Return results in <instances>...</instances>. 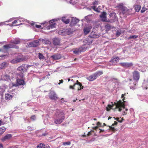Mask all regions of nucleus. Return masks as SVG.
<instances>
[{"mask_svg":"<svg viewBox=\"0 0 148 148\" xmlns=\"http://www.w3.org/2000/svg\"><path fill=\"white\" fill-rule=\"evenodd\" d=\"M35 27L37 28H40L41 27V26L40 25H36Z\"/></svg>","mask_w":148,"mask_h":148,"instance_id":"50","label":"nucleus"},{"mask_svg":"<svg viewBox=\"0 0 148 148\" xmlns=\"http://www.w3.org/2000/svg\"><path fill=\"white\" fill-rule=\"evenodd\" d=\"M3 47L4 48L6 49H9L10 48L9 44L4 45L3 46Z\"/></svg>","mask_w":148,"mask_h":148,"instance_id":"39","label":"nucleus"},{"mask_svg":"<svg viewBox=\"0 0 148 148\" xmlns=\"http://www.w3.org/2000/svg\"><path fill=\"white\" fill-rule=\"evenodd\" d=\"M54 123L57 124L61 123L65 119L64 114L62 111L57 110L55 114Z\"/></svg>","mask_w":148,"mask_h":148,"instance_id":"1","label":"nucleus"},{"mask_svg":"<svg viewBox=\"0 0 148 148\" xmlns=\"http://www.w3.org/2000/svg\"><path fill=\"white\" fill-rule=\"evenodd\" d=\"M105 28L106 32H107L111 29L112 28V26L110 24H107L105 26Z\"/></svg>","mask_w":148,"mask_h":148,"instance_id":"24","label":"nucleus"},{"mask_svg":"<svg viewBox=\"0 0 148 148\" xmlns=\"http://www.w3.org/2000/svg\"><path fill=\"white\" fill-rule=\"evenodd\" d=\"M112 118V117H111V116H109V117H108V120H109V119H111Z\"/></svg>","mask_w":148,"mask_h":148,"instance_id":"59","label":"nucleus"},{"mask_svg":"<svg viewBox=\"0 0 148 148\" xmlns=\"http://www.w3.org/2000/svg\"><path fill=\"white\" fill-rule=\"evenodd\" d=\"M50 25L48 26L47 28L48 29H49L50 28H53L55 27V25L56 24V23L54 20L53 19L50 20L49 21Z\"/></svg>","mask_w":148,"mask_h":148,"instance_id":"11","label":"nucleus"},{"mask_svg":"<svg viewBox=\"0 0 148 148\" xmlns=\"http://www.w3.org/2000/svg\"><path fill=\"white\" fill-rule=\"evenodd\" d=\"M25 84V82L23 79L18 78L16 79V83L15 86H16L19 85H23Z\"/></svg>","mask_w":148,"mask_h":148,"instance_id":"10","label":"nucleus"},{"mask_svg":"<svg viewBox=\"0 0 148 148\" xmlns=\"http://www.w3.org/2000/svg\"><path fill=\"white\" fill-rule=\"evenodd\" d=\"M61 20L62 22L66 24H68L70 22V20L69 19H66L65 17H62Z\"/></svg>","mask_w":148,"mask_h":148,"instance_id":"23","label":"nucleus"},{"mask_svg":"<svg viewBox=\"0 0 148 148\" xmlns=\"http://www.w3.org/2000/svg\"><path fill=\"white\" fill-rule=\"evenodd\" d=\"M3 145L1 143H0V148H3Z\"/></svg>","mask_w":148,"mask_h":148,"instance_id":"56","label":"nucleus"},{"mask_svg":"<svg viewBox=\"0 0 148 148\" xmlns=\"http://www.w3.org/2000/svg\"><path fill=\"white\" fill-rule=\"evenodd\" d=\"M78 85L79 86V87L78 88L77 90L78 91L82 89H83L84 87L82 85L81 83L79 82L78 80L76 81V82L74 84V86L76 85Z\"/></svg>","mask_w":148,"mask_h":148,"instance_id":"18","label":"nucleus"},{"mask_svg":"<svg viewBox=\"0 0 148 148\" xmlns=\"http://www.w3.org/2000/svg\"><path fill=\"white\" fill-rule=\"evenodd\" d=\"M121 30H117V31L116 33V36H119L121 34Z\"/></svg>","mask_w":148,"mask_h":148,"instance_id":"37","label":"nucleus"},{"mask_svg":"<svg viewBox=\"0 0 148 148\" xmlns=\"http://www.w3.org/2000/svg\"><path fill=\"white\" fill-rule=\"evenodd\" d=\"M132 84V83H130V84L132 85V87H135L136 85V82H134L131 85V84Z\"/></svg>","mask_w":148,"mask_h":148,"instance_id":"44","label":"nucleus"},{"mask_svg":"<svg viewBox=\"0 0 148 148\" xmlns=\"http://www.w3.org/2000/svg\"><path fill=\"white\" fill-rule=\"evenodd\" d=\"M126 95V93H125L124 94H122L121 95V98H123L124 97V96Z\"/></svg>","mask_w":148,"mask_h":148,"instance_id":"55","label":"nucleus"},{"mask_svg":"<svg viewBox=\"0 0 148 148\" xmlns=\"http://www.w3.org/2000/svg\"><path fill=\"white\" fill-rule=\"evenodd\" d=\"M10 48H15V49H18L19 47L16 45L13 44H9Z\"/></svg>","mask_w":148,"mask_h":148,"instance_id":"31","label":"nucleus"},{"mask_svg":"<svg viewBox=\"0 0 148 148\" xmlns=\"http://www.w3.org/2000/svg\"><path fill=\"white\" fill-rule=\"evenodd\" d=\"M17 23V21L16 20H14L12 22V24H16Z\"/></svg>","mask_w":148,"mask_h":148,"instance_id":"51","label":"nucleus"},{"mask_svg":"<svg viewBox=\"0 0 148 148\" xmlns=\"http://www.w3.org/2000/svg\"><path fill=\"white\" fill-rule=\"evenodd\" d=\"M129 79V81L130 82H132V79Z\"/></svg>","mask_w":148,"mask_h":148,"instance_id":"61","label":"nucleus"},{"mask_svg":"<svg viewBox=\"0 0 148 148\" xmlns=\"http://www.w3.org/2000/svg\"><path fill=\"white\" fill-rule=\"evenodd\" d=\"M85 51V49L82 47L79 48H76L73 51V52L74 54H78L79 53L83 52Z\"/></svg>","mask_w":148,"mask_h":148,"instance_id":"15","label":"nucleus"},{"mask_svg":"<svg viewBox=\"0 0 148 148\" xmlns=\"http://www.w3.org/2000/svg\"><path fill=\"white\" fill-rule=\"evenodd\" d=\"M91 8L96 12H99L98 8H96L95 6H91Z\"/></svg>","mask_w":148,"mask_h":148,"instance_id":"35","label":"nucleus"},{"mask_svg":"<svg viewBox=\"0 0 148 148\" xmlns=\"http://www.w3.org/2000/svg\"><path fill=\"white\" fill-rule=\"evenodd\" d=\"M6 129L4 127H0V135H2L5 131Z\"/></svg>","mask_w":148,"mask_h":148,"instance_id":"29","label":"nucleus"},{"mask_svg":"<svg viewBox=\"0 0 148 148\" xmlns=\"http://www.w3.org/2000/svg\"><path fill=\"white\" fill-rule=\"evenodd\" d=\"M16 75L18 78H20L23 79L25 75L24 73L20 72V73H17Z\"/></svg>","mask_w":148,"mask_h":148,"instance_id":"21","label":"nucleus"},{"mask_svg":"<svg viewBox=\"0 0 148 148\" xmlns=\"http://www.w3.org/2000/svg\"><path fill=\"white\" fill-rule=\"evenodd\" d=\"M38 54V58L40 59H43L44 58V57L42 54L40 53H39Z\"/></svg>","mask_w":148,"mask_h":148,"instance_id":"36","label":"nucleus"},{"mask_svg":"<svg viewBox=\"0 0 148 148\" xmlns=\"http://www.w3.org/2000/svg\"><path fill=\"white\" fill-rule=\"evenodd\" d=\"M138 37V36L136 35H133L130 36L129 38V39H131L132 38H137Z\"/></svg>","mask_w":148,"mask_h":148,"instance_id":"41","label":"nucleus"},{"mask_svg":"<svg viewBox=\"0 0 148 148\" xmlns=\"http://www.w3.org/2000/svg\"><path fill=\"white\" fill-rule=\"evenodd\" d=\"M91 135V132H89L88 133V134H87V136H89L90 135Z\"/></svg>","mask_w":148,"mask_h":148,"instance_id":"53","label":"nucleus"},{"mask_svg":"<svg viewBox=\"0 0 148 148\" xmlns=\"http://www.w3.org/2000/svg\"><path fill=\"white\" fill-rule=\"evenodd\" d=\"M106 12H103L101 13V15H100V17L102 18V20L103 22L108 21L106 20Z\"/></svg>","mask_w":148,"mask_h":148,"instance_id":"14","label":"nucleus"},{"mask_svg":"<svg viewBox=\"0 0 148 148\" xmlns=\"http://www.w3.org/2000/svg\"><path fill=\"white\" fill-rule=\"evenodd\" d=\"M29 66L25 64H23L21 66L18 67L17 69V71L20 72L24 73L26 71L27 68L29 67Z\"/></svg>","mask_w":148,"mask_h":148,"instance_id":"4","label":"nucleus"},{"mask_svg":"<svg viewBox=\"0 0 148 148\" xmlns=\"http://www.w3.org/2000/svg\"><path fill=\"white\" fill-rule=\"evenodd\" d=\"M133 77L134 80L137 83L140 78V74L137 71H134L133 72Z\"/></svg>","mask_w":148,"mask_h":148,"instance_id":"6","label":"nucleus"},{"mask_svg":"<svg viewBox=\"0 0 148 148\" xmlns=\"http://www.w3.org/2000/svg\"><path fill=\"white\" fill-rule=\"evenodd\" d=\"M147 9L146 8H145L144 7H143L142 10H141V12L142 13L145 12Z\"/></svg>","mask_w":148,"mask_h":148,"instance_id":"45","label":"nucleus"},{"mask_svg":"<svg viewBox=\"0 0 148 148\" xmlns=\"http://www.w3.org/2000/svg\"><path fill=\"white\" fill-rule=\"evenodd\" d=\"M117 124H118V123L116 121H115L114 122V123L112 124V126H114V125H117Z\"/></svg>","mask_w":148,"mask_h":148,"instance_id":"48","label":"nucleus"},{"mask_svg":"<svg viewBox=\"0 0 148 148\" xmlns=\"http://www.w3.org/2000/svg\"><path fill=\"white\" fill-rule=\"evenodd\" d=\"M90 132H94V131L93 130H91Z\"/></svg>","mask_w":148,"mask_h":148,"instance_id":"62","label":"nucleus"},{"mask_svg":"<svg viewBox=\"0 0 148 148\" xmlns=\"http://www.w3.org/2000/svg\"><path fill=\"white\" fill-rule=\"evenodd\" d=\"M113 126H112V125L111 126H109V130H111L113 132H114L116 131V129L114 127H113Z\"/></svg>","mask_w":148,"mask_h":148,"instance_id":"32","label":"nucleus"},{"mask_svg":"<svg viewBox=\"0 0 148 148\" xmlns=\"http://www.w3.org/2000/svg\"><path fill=\"white\" fill-rule=\"evenodd\" d=\"M30 119L33 121H34L36 120V118L35 115H33L31 116Z\"/></svg>","mask_w":148,"mask_h":148,"instance_id":"38","label":"nucleus"},{"mask_svg":"<svg viewBox=\"0 0 148 148\" xmlns=\"http://www.w3.org/2000/svg\"><path fill=\"white\" fill-rule=\"evenodd\" d=\"M99 130H100V131H99V133H101L102 132H103L104 131V130H102V129H99Z\"/></svg>","mask_w":148,"mask_h":148,"instance_id":"54","label":"nucleus"},{"mask_svg":"<svg viewBox=\"0 0 148 148\" xmlns=\"http://www.w3.org/2000/svg\"><path fill=\"white\" fill-rule=\"evenodd\" d=\"M101 123L99 122H98L97 123V126L99 127H102L101 126Z\"/></svg>","mask_w":148,"mask_h":148,"instance_id":"43","label":"nucleus"},{"mask_svg":"<svg viewBox=\"0 0 148 148\" xmlns=\"http://www.w3.org/2000/svg\"><path fill=\"white\" fill-rule=\"evenodd\" d=\"M49 97L50 99L51 100H56L57 98V97L56 96V95L55 94L50 95L49 96Z\"/></svg>","mask_w":148,"mask_h":148,"instance_id":"30","label":"nucleus"},{"mask_svg":"<svg viewBox=\"0 0 148 148\" xmlns=\"http://www.w3.org/2000/svg\"><path fill=\"white\" fill-rule=\"evenodd\" d=\"M120 8H121L122 13L123 14L129 15L130 14V10L127 9L125 7L123 6H120Z\"/></svg>","mask_w":148,"mask_h":148,"instance_id":"7","label":"nucleus"},{"mask_svg":"<svg viewBox=\"0 0 148 148\" xmlns=\"http://www.w3.org/2000/svg\"><path fill=\"white\" fill-rule=\"evenodd\" d=\"M6 63L5 62L2 63L0 64V69H2L6 66Z\"/></svg>","mask_w":148,"mask_h":148,"instance_id":"34","label":"nucleus"},{"mask_svg":"<svg viewBox=\"0 0 148 148\" xmlns=\"http://www.w3.org/2000/svg\"><path fill=\"white\" fill-rule=\"evenodd\" d=\"M71 144V143L70 142H63V145H69Z\"/></svg>","mask_w":148,"mask_h":148,"instance_id":"40","label":"nucleus"},{"mask_svg":"<svg viewBox=\"0 0 148 148\" xmlns=\"http://www.w3.org/2000/svg\"><path fill=\"white\" fill-rule=\"evenodd\" d=\"M103 74L102 71H97L93 74L86 77V79L90 81H92L96 79L97 77Z\"/></svg>","mask_w":148,"mask_h":148,"instance_id":"2","label":"nucleus"},{"mask_svg":"<svg viewBox=\"0 0 148 148\" xmlns=\"http://www.w3.org/2000/svg\"><path fill=\"white\" fill-rule=\"evenodd\" d=\"M115 104V108H118V111L121 112L122 110L121 108H125V104L122 103L121 100H119L117 103H114Z\"/></svg>","mask_w":148,"mask_h":148,"instance_id":"3","label":"nucleus"},{"mask_svg":"<svg viewBox=\"0 0 148 148\" xmlns=\"http://www.w3.org/2000/svg\"><path fill=\"white\" fill-rule=\"evenodd\" d=\"M39 41L38 40H35L27 43V45L29 47H36L39 45Z\"/></svg>","mask_w":148,"mask_h":148,"instance_id":"5","label":"nucleus"},{"mask_svg":"<svg viewBox=\"0 0 148 148\" xmlns=\"http://www.w3.org/2000/svg\"><path fill=\"white\" fill-rule=\"evenodd\" d=\"M21 40L19 39H15L11 40L10 42L12 44H15L16 45L20 43Z\"/></svg>","mask_w":148,"mask_h":148,"instance_id":"19","label":"nucleus"},{"mask_svg":"<svg viewBox=\"0 0 148 148\" xmlns=\"http://www.w3.org/2000/svg\"><path fill=\"white\" fill-rule=\"evenodd\" d=\"M98 128V127L97 126L96 127H93L92 128L94 129L95 130H97V129Z\"/></svg>","mask_w":148,"mask_h":148,"instance_id":"52","label":"nucleus"},{"mask_svg":"<svg viewBox=\"0 0 148 148\" xmlns=\"http://www.w3.org/2000/svg\"><path fill=\"white\" fill-rule=\"evenodd\" d=\"M12 137V135L11 134H7L4 137L2 138L1 139V140L3 142H4L7 140L10 139Z\"/></svg>","mask_w":148,"mask_h":148,"instance_id":"16","label":"nucleus"},{"mask_svg":"<svg viewBox=\"0 0 148 148\" xmlns=\"http://www.w3.org/2000/svg\"><path fill=\"white\" fill-rule=\"evenodd\" d=\"M112 104H108L107 107L106 108V110L107 111H109L110 109L115 105V103L114 104L112 102H111Z\"/></svg>","mask_w":148,"mask_h":148,"instance_id":"22","label":"nucleus"},{"mask_svg":"<svg viewBox=\"0 0 148 148\" xmlns=\"http://www.w3.org/2000/svg\"><path fill=\"white\" fill-rule=\"evenodd\" d=\"M53 43L55 46L60 45V40L57 38H54L53 39Z\"/></svg>","mask_w":148,"mask_h":148,"instance_id":"13","label":"nucleus"},{"mask_svg":"<svg viewBox=\"0 0 148 148\" xmlns=\"http://www.w3.org/2000/svg\"><path fill=\"white\" fill-rule=\"evenodd\" d=\"M92 28V27L91 26L88 25L85 26L83 32L85 35L88 34L90 32V30Z\"/></svg>","mask_w":148,"mask_h":148,"instance_id":"8","label":"nucleus"},{"mask_svg":"<svg viewBox=\"0 0 148 148\" xmlns=\"http://www.w3.org/2000/svg\"><path fill=\"white\" fill-rule=\"evenodd\" d=\"M37 148H50L49 147L45 148V144L43 143L39 144L37 146Z\"/></svg>","mask_w":148,"mask_h":148,"instance_id":"28","label":"nucleus"},{"mask_svg":"<svg viewBox=\"0 0 148 148\" xmlns=\"http://www.w3.org/2000/svg\"><path fill=\"white\" fill-rule=\"evenodd\" d=\"M24 58L21 56V57H17L16 58L12 60L11 62L13 63H17L23 61Z\"/></svg>","mask_w":148,"mask_h":148,"instance_id":"12","label":"nucleus"},{"mask_svg":"<svg viewBox=\"0 0 148 148\" xmlns=\"http://www.w3.org/2000/svg\"><path fill=\"white\" fill-rule=\"evenodd\" d=\"M119 58L118 57H116L115 58H113L112 59H111L110 61V62H112V63L114 62H117L119 60Z\"/></svg>","mask_w":148,"mask_h":148,"instance_id":"25","label":"nucleus"},{"mask_svg":"<svg viewBox=\"0 0 148 148\" xmlns=\"http://www.w3.org/2000/svg\"><path fill=\"white\" fill-rule=\"evenodd\" d=\"M83 136L84 137H86V135H83Z\"/></svg>","mask_w":148,"mask_h":148,"instance_id":"64","label":"nucleus"},{"mask_svg":"<svg viewBox=\"0 0 148 148\" xmlns=\"http://www.w3.org/2000/svg\"><path fill=\"white\" fill-rule=\"evenodd\" d=\"M2 123V121L0 120V126L1 125Z\"/></svg>","mask_w":148,"mask_h":148,"instance_id":"60","label":"nucleus"},{"mask_svg":"<svg viewBox=\"0 0 148 148\" xmlns=\"http://www.w3.org/2000/svg\"><path fill=\"white\" fill-rule=\"evenodd\" d=\"M59 81L60 82V83H58V84H60V83H63V80L62 79V80H60Z\"/></svg>","mask_w":148,"mask_h":148,"instance_id":"57","label":"nucleus"},{"mask_svg":"<svg viewBox=\"0 0 148 148\" xmlns=\"http://www.w3.org/2000/svg\"><path fill=\"white\" fill-rule=\"evenodd\" d=\"M94 33L95 32H92L89 35L90 37L91 38H98L99 37L98 35H97L96 34H94Z\"/></svg>","mask_w":148,"mask_h":148,"instance_id":"27","label":"nucleus"},{"mask_svg":"<svg viewBox=\"0 0 148 148\" xmlns=\"http://www.w3.org/2000/svg\"><path fill=\"white\" fill-rule=\"evenodd\" d=\"M141 8L140 6V5H137L135 7V9L136 12H138Z\"/></svg>","mask_w":148,"mask_h":148,"instance_id":"33","label":"nucleus"},{"mask_svg":"<svg viewBox=\"0 0 148 148\" xmlns=\"http://www.w3.org/2000/svg\"><path fill=\"white\" fill-rule=\"evenodd\" d=\"M92 41H91L90 42H89L88 43V45H90L92 43Z\"/></svg>","mask_w":148,"mask_h":148,"instance_id":"58","label":"nucleus"},{"mask_svg":"<svg viewBox=\"0 0 148 148\" xmlns=\"http://www.w3.org/2000/svg\"><path fill=\"white\" fill-rule=\"evenodd\" d=\"M12 97V95H10L8 93H5V98L6 100H9L11 99Z\"/></svg>","mask_w":148,"mask_h":148,"instance_id":"26","label":"nucleus"},{"mask_svg":"<svg viewBox=\"0 0 148 148\" xmlns=\"http://www.w3.org/2000/svg\"><path fill=\"white\" fill-rule=\"evenodd\" d=\"M114 118L115 119V120H116L119 123H121L122 122V121L119 120V117L115 118V117H114Z\"/></svg>","mask_w":148,"mask_h":148,"instance_id":"42","label":"nucleus"},{"mask_svg":"<svg viewBox=\"0 0 148 148\" xmlns=\"http://www.w3.org/2000/svg\"><path fill=\"white\" fill-rule=\"evenodd\" d=\"M93 4L94 5V6L98 5V1H95L93 3Z\"/></svg>","mask_w":148,"mask_h":148,"instance_id":"46","label":"nucleus"},{"mask_svg":"<svg viewBox=\"0 0 148 148\" xmlns=\"http://www.w3.org/2000/svg\"><path fill=\"white\" fill-rule=\"evenodd\" d=\"M79 21V19L75 18H73L71 21V25L72 26H73L78 23Z\"/></svg>","mask_w":148,"mask_h":148,"instance_id":"17","label":"nucleus"},{"mask_svg":"<svg viewBox=\"0 0 148 148\" xmlns=\"http://www.w3.org/2000/svg\"><path fill=\"white\" fill-rule=\"evenodd\" d=\"M93 120H94V121H96L97 120V119H96V118H94L93 119Z\"/></svg>","mask_w":148,"mask_h":148,"instance_id":"63","label":"nucleus"},{"mask_svg":"<svg viewBox=\"0 0 148 148\" xmlns=\"http://www.w3.org/2000/svg\"><path fill=\"white\" fill-rule=\"evenodd\" d=\"M51 57L55 60H58L61 58V56L60 55L55 54L51 56Z\"/></svg>","mask_w":148,"mask_h":148,"instance_id":"20","label":"nucleus"},{"mask_svg":"<svg viewBox=\"0 0 148 148\" xmlns=\"http://www.w3.org/2000/svg\"><path fill=\"white\" fill-rule=\"evenodd\" d=\"M120 66L125 68H128L132 66L133 64L132 62H122L119 64Z\"/></svg>","mask_w":148,"mask_h":148,"instance_id":"9","label":"nucleus"},{"mask_svg":"<svg viewBox=\"0 0 148 148\" xmlns=\"http://www.w3.org/2000/svg\"><path fill=\"white\" fill-rule=\"evenodd\" d=\"M75 86H74V84L73 85V86L70 85L69 86V88L70 89H72L74 90V89H75L74 87H75Z\"/></svg>","mask_w":148,"mask_h":148,"instance_id":"47","label":"nucleus"},{"mask_svg":"<svg viewBox=\"0 0 148 148\" xmlns=\"http://www.w3.org/2000/svg\"><path fill=\"white\" fill-rule=\"evenodd\" d=\"M123 98L122 100L123 101V102H122L123 103L125 104V101H124V100L125 99V97L124 96V97L123 98Z\"/></svg>","mask_w":148,"mask_h":148,"instance_id":"49","label":"nucleus"}]
</instances>
